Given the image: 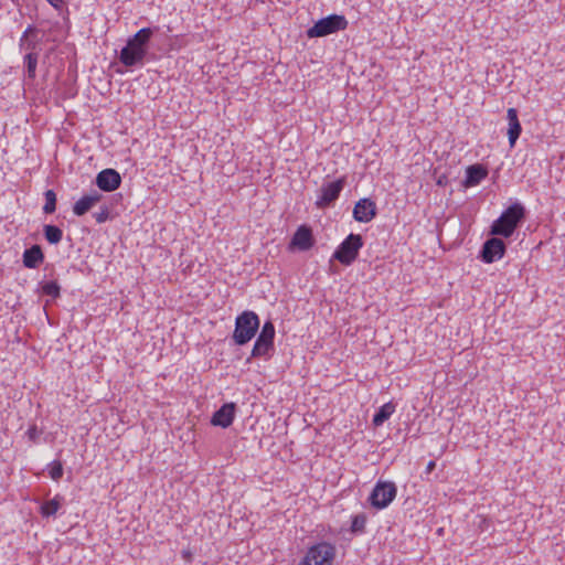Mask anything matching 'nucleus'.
Masks as SVG:
<instances>
[{"label": "nucleus", "instance_id": "aec40b11", "mask_svg": "<svg viewBox=\"0 0 565 565\" xmlns=\"http://www.w3.org/2000/svg\"><path fill=\"white\" fill-rule=\"evenodd\" d=\"M63 498L61 495H55L53 499L45 501L40 509L42 516L50 518L56 514L58 509L62 505Z\"/></svg>", "mask_w": 565, "mask_h": 565}, {"label": "nucleus", "instance_id": "f257e3e1", "mask_svg": "<svg viewBox=\"0 0 565 565\" xmlns=\"http://www.w3.org/2000/svg\"><path fill=\"white\" fill-rule=\"evenodd\" d=\"M154 29L142 28L127 39L126 45L120 50L118 58L126 67H141L148 55Z\"/></svg>", "mask_w": 565, "mask_h": 565}, {"label": "nucleus", "instance_id": "6e6552de", "mask_svg": "<svg viewBox=\"0 0 565 565\" xmlns=\"http://www.w3.org/2000/svg\"><path fill=\"white\" fill-rule=\"evenodd\" d=\"M275 326L268 320L263 324V328L254 343L250 356L252 358H270L275 350Z\"/></svg>", "mask_w": 565, "mask_h": 565}, {"label": "nucleus", "instance_id": "b1692460", "mask_svg": "<svg viewBox=\"0 0 565 565\" xmlns=\"http://www.w3.org/2000/svg\"><path fill=\"white\" fill-rule=\"evenodd\" d=\"M45 204L43 206V212L45 214H52L56 210V193L53 190H46L44 192Z\"/></svg>", "mask_w": 565, "mask_h": 565}, {"label": "nucleus", "instance_id": "423d86ee", "mask_svg": "<svg viewBox=\"0 0 565 565\" xmlns=\"http://www.w3.org/2000/svg\"><path fill=\"white\" fill-rule=\"evenodd\" d=\"M335 557V546L320 542L310 546L299 565H332Z\"/></svg>", "mask_w": 565, "mask_h": 565}, {"label": "nucleus", "instance_id": "2eb2a0df", "mask_svg": "<svg viewBox=\"0 0 565 565\" xmlns=\"http://www.w3.org/2000/svg\"><path fill=\"white\" fill-rule=\"evenodd\" d=\"M291 246L297 247L299 250H308L313 245L312 232L308 226H300L291 238Z\"/></svg>", "mask_w": 565, "mask_h": 565}, {"label": "nucleus", "instance_id": "a211bd4d", "mask_svg": "<svg viewBox=\"0 0 565 565\" xmlns=\"http://www.w3.org/2000/svg\"><path fill=\"white\" fill-rule=\"evenodd\" d=\"M507 117L509 120V130H508L509 143L511 147H513L515 145L518 138L521 135L522 128H521V124L518 118V111L515 108H509Z\"/></svg>", "mask_w": 565, "mask_h": 565}, {"label": "nucleus", "instance_id": "393cba45", "mask_svg": "<svg viewBox=\"0 0 565 565\" xmlns=\"http://www.w3.org/2000/svg\"><path fill=\"white\" fill-rule=\"evenodd\" d=\"M367 518L364 513H359L354 516H352L351 522V532L352 533H363L365 531V524H366Z\"/></svg>", "mask_w": 565, "mask_h": 565}, {"label": "nucleus", "instance_id": "cd10ccee", "mask_svg": "<svg viewBox=\"0 0 565 565\" xmlns=\"http://www.w3.org/2000/svg\"><path fill=\"white\" fill-rule=\"evenodd\" d=\"M35 32H36V29H35L34 26H32V25H29V26L25 29V31L23 32V34H22V36H21V39H20L19 46H20V47H24V41H25L26 39H30V38H29V35H30V34H33V33H35Z\"/></svg>", "mask_w": 565, "mask_h": 565}, {"label": "nucleus", "instance_id": "c85d7f7f", "mask_svg": "<svg viewBox=\"0 0 565 565\" xmlns=\"http://www.w3.org/2000/svg\"><path fill=\"white\" fill-rule=\"evenodd\" d=\"M39 41L35 39H26L24 41V47H21L22 50H26L29 52H34L38 47Z\"/></svg>", "mask_w": 565, "mask_h": 565}, {"label": "nucleus", "instance_id": "c756f323", "mask_svg": "<svg viewBox=\"0 0 565 565\" xmlns=\"http://www.w3.org/2000/svg\"><path fill=\"white\" fill-rule=\"evenodd\" d=\"M26 435L30 440L35 441L40 435V431L38 430L36 426H31L28 429Z\"/></svg>", "mask_w": 565, "mask_h": 565}, {"label": "nucleus", "instance_id": "7ed1b4c3", "mask_svg": "<svg viewBox=\"0 0 565 565\" xmlns=\"http://www.w3.org/2000/svg\"><path fill=\"white\" fill-rule=\"evenodd\" d=\"M259 318L256 312L245 310L235 319V329L232 339L235 344L244 345L248 343L259 329Z\"/></svg>", "mask_w": 565, "mask_h": 565}, {"label": "nucleus", "instance_id": "5701e85b", "mask_svg": "<svg viewBox=\"0 0 565 565\" xmlns=\"http://www.w3.org/2000/svg\"><path fill=\"white\" fill-rule=\"evenodd\" d=\"M41 291L53 299H56L61 295V287L56 280L43 281L41 284Z\"/></svg>", "mask_w": 565, "mask_h": 565}, {"label": "nucleus", "instance_id": "39448f33", "mask_svg": "<svg viewBox=\"0 0 565 565\" xmlns=\"http://www.w3.org/2000/svg\"><path fill=\"white\" fill-rule=\"evenodd\" d=\"M363 238L360 234H349L334 250L332 258L344 266L353 264L360 249L363 247Z\"/></svg>", "mask_w": 565, "mask_h": 565}, {"label": "nucleus", "instance_id": "f8f14e48", "mask_svg": "<svg viewBox=\"0 0 565 565\" xmlns=\"http://www.w3.org/2000/svg\"><path fill=\"white\" fill-rule=\"evenodd\" d=\"M376 216V204L371 199H360L353 209V218L361 223H367Z\"/></svg>", "mask_w": 565, "mask_h": 565}, {"label": "nucleus", "instance_id": "1a4fd4ad", "mask_svg": "<svg viewBox=\"0 0 565 565\" xmlns=\"http://www.w3.org/2000/svg\"><path fill=\"white\" fill-rule=\"evenodd\" d=\"M344 178H340L331 182H324L319 190V195L316 201L317 207L326 209L334 203V201L338 200L340 193L344 189Z\"/></svg>", "mask_w": 565, "mask_h": 565}, {"label": "nucleus", "instance_id": "0eeeda50", "mask_svg": "<svg viewBox=\"0 0 565 565\" xmlns=\"http://www.w3.org/2000/svg\"><path fill=\"white\" fill-rule=\"evenodd\" d=\"M397 487L393 481L379 480L369 495L370 504L382 510L387 508L396 498Z\"/></svg>", "mask_w": 565, "mask_h": 565}, {"label": "nucleus", "instance_id": "7c9ffc66", "mask_svg": "<svg viewBox=\"0 0 565 565\" xmlns=\"http://www.w3.org/2000/svg\"><path fill=\"white\" fill-rule=\"evenodd\" d=\"M52 7L54 8H60L61 3L63 2L62 0H46Z\"/></svg>", "mask_w": 565, "mask_h": 565}, {"label": "nucleus", "instance_id": "9d476101", "mask_svg": "<svg viewBox=\"0 0 565 565\" xmlns=\"http://www.w3.org/2000/svg\"><path fill=\"white\" fill-rule=\"evenodd\" d=\"M507 250L505 243L498 237L487 239L480 250V258L486 264H492L501 259Z\"/></svg>", "mask_w": 565, "mask_h": 565}, {"label": "nucleus", "instance_id": "20e7f679", "mask_svg": "<svg viewBox=\"0 0 565 565\" xmlns=\"http://www.w3.org/2000/svg\"><path fill=\"white\" fill-rule=\"evenodd\" d=\"M348 26V20L344 15L330 14L326 18L318 20L311 28L306 32L309 39L323 38L333 34L339 31L345 30Z\"/></svg>", "mask_w": 565, "mask_h": 565}, {"label": "nucleus", "instance_id": "412c9836", "mask_svg": "<svg viewBox=\"0 0 565 565\" xmlns=\"http://www.w3.org/2000/svg\"><path fill=\"white\" fill-rule=\"evenodd\" d=\"M45 239L53 245L58 244L63 237V231L56 225H44L43 227Z\"/></svg>", "mask_w": 565, "mask_h": 565}, {"label": "nucleus", "instance_id": "bb28decb", "mask_svg": "<svg viewBox=\"0 0 565 565\" xmlns=\"http://www.w3.org/2000/svg\"><path fill=\"white\" fill-rule=\"evenodd\" d=\"M93 216L98 224L105 223L110 216L109 207L107 205L100 206L99 212L94 213Z\"/></svg>", "mask_w": 565, "mask_h": 565}, {"label": "nucleus", "instance_id": "f3484780", "mask_svg": "<svg viewBox=\"0 0 565 565\" xmlns=\"http://www.w3.org/2000/svg\"><path fill=\"white\" fill-rule=\"evenodd\" d=\"M44 260V254L40 245H32L26 248L22 256V262L26 268H36Z\"/></svg>", "mask_w": 565, "mask_h": 565}, {"label": "nucleus", "instance_id": "ddd939ff", "mask_svg": "<svg viewBox=\"0 0 565 565\" xmlns=\"http://www.w3.org/2000/svg\"><path fill=\"white\" fill-rule=\"evenodd\" d=\"M236 415V404L233 402L223 404L212 416L211 424L222 428L232 425Z\"/></svg>", "mask_w": 565, "mask_h": 565}, {"label": "nucleus", "instance_id": "dca6fc26", "mask_svg": "<svg viewBox=\"0 0 565 565\" xmlns=\"http://www.w3.org/2000/svg\"><path fill=\"white\" fill-rule=\"evenodd\" d=\"M488 175V170L482 164L469 166L466 170L463 184L466 188L478 185Z\"/></svg>", "mask_w": 565, "mask_h": 565}, {"label": "nucleus", "instance_id": "9b49d317", "mask_svg": "<svg viewBox=\"0 0 565 565\" xmlns=\"http://www.w3.org/2000/svg\"><path fill=\"white\" fill-rule=\"evenodd\" d=\"M120 173L111 168H107L97 173L95 184L100 191L113 192L121 184Z\"/></svg>", "mask_w": 565, "mask_h": 565}, {"label": "nucleus", "instance_id": "4468645a", "mask_svg": "<svg viewBox=\"0 0 565 565\" xmlns=\"http://www.w3.org/2000/svg\"><path fill=\"white\" fill-rule=\"evenodd\" d=\"M103 195L93 190L89 194L83 195L78 201H76L73 205V213L76 216H83L86 214L96 203L102 200Z\"/></svg>", "mask_w": 565, "mask_h": 565}, {"label": "nucleus", "instance_id": "2f4dec72", "mask_svg": "<svg viewBox=\"0 0 565 565\" xmlns=\"http://www.w3.org/2000/svg\"><path fill=\"white\" fill-rule=\"evenodd\" d=\"M436 463L435 461H429L427 465V471L430 472L435 468Z\"/></svg>", "mask_w": 565, "mask_h": 565}, {"label": "nucleus", "instance_id": "4be33fe9", "mask_svg": "<svg viewBox=\"0 0 565 565\" xmlns=\"http://www.w3.org/2000/svg\"><path fill=\"white\" fill-rule=\"evenodd\" d=\"M24 64H25V67H26V75L30 79H34L35 78V72H36V66H38V53L35 52H29L25 56H24Z\"/></svg>", "mask_w": 565, "mask_h": 565}, {"label": "nucleus", "instance_id": "6ab92c4d", "mask_svg": "<svg viewBox=\"0 0 565 565\" xmlns=\"http://www.w3.org/2000/svg\"><path fill=\"white\" fill-rule=\"evenodd\" d=\"M395 412V405L392 402L382 405L373 416L372 423L379 427L384 424Z\"/></svg>", "mask_w": 565, "mask_h": 565}, {"label": "nucleus", "instance_id": "a878e982", "mask_svg": "<svg viewBox=\"0 0 565 565\" xmlns=\"http://www.w3.org/2000/svg\"><path fill=\"white\" fill-rule=\"evenodd\" d=\"M49 476L54 480L57 481L63 477V465L58 460L52 461L49 466Z\"/></svg>", "mask_w": 565, "mask_h": 565}, {"label": "nucleus", "instance_id": "f03ea898", "mask_svg": "<svg viewBox=\"0 0 565 565\" xmlns=\"http://www.w3.org/2000/svg\"><path fill=\"white\" fill-rule=\"evenodd\" d=\"M524 217V206L520 202H515L504 210L499 218L492 223L490 233L508 238L514 233Z\"/></svg>", "mask_w": 565, "mask_h": 565}]
</instances>
